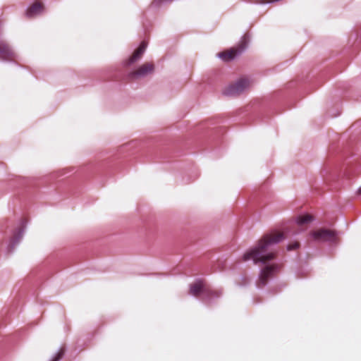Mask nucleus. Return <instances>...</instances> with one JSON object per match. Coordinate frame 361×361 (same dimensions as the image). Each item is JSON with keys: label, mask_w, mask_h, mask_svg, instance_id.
I'll return each mask as SVG.
<instances>
[{"label": "nucleus", "mask_w": 361, "mask_h": 361, "mask_svg": "<svg viewBox=\"0 0 361 361\" xmlns=\"http://www.w3.org/2000/svg\"><path fill=\"white\" fill-rule=\"evenodd\" d=\"M316 219L314 218L313 216L305 213L304 214L297 216L294 219V222L299 226H302L305 224H307L308 223L314 221Z\"/></svg>", "instance_id": "10"}, {"label": "nucleus", "mask_w": 361, "mask_h": 361, "mask_svg": "<svg viewBox=\"0 0 361 361\" xmlns=\"http://www.w3.org/2000/svg\"><path fill=\"white\" fill-rule=\"evenodd\" d=\"M42 11V5L39 2L34 3L30 8H27L26 16L30 18L35 15L39 14Z\"/></svg>", "instance_id": "11"}, {"label": "nucleus", "mask_w": 361, "mask_h": 361, "mask_svg": "<svg viewBox=\"0 0 361 361\" xmlns=\"http://www.w3.org/2000/svg\"><path fill=\"white\" fill-rule=\"evenodd\" d=\"M249 87V80L246 78H240L235 83L228 85L222 91V94L224 96L233 97L243 92L245 89Z\"/></svg>", "instance_id": "4"}, {"label": "nucleus", "mask_w": 361, "mask_h": 361, "mask_svg": "<svg viewBox=\"0 0 361 361\" xmlns=\"http://www.w3.org/2000/svg\"><path fill=\"white\" fill-rule=\"evenodd\" d=\"M0 54L1 59L4 61H10L16 58V53L3 41H0Z\"/></svg>", "instance_id": "9"}, {"label": "nucleus", "mask_w": 361, "mask_h": 361, "mask_svg": "<svg viewBox=\"0 0 361 361\" xmlns=\"http://www.w3.org/2000/svg\"><path fill=\"white\" fill-rule=\"evenodd\" d=\"M189 291L193 297L198 298L202 304L207 306L214 304L221 295L220 291H213L206 288L204 281L201 279H196L194 283L190 284Z\"/></svg>", "instance_id": "2"}, {"label": "nucleus", "mask_w": 361, "mask_h": 361, "mask_svg": "<svg viewBox=\"0 0 361 361\" xmlns=\"http://www.w3.org/2000/svg\"><path fill=\"white\" fill-rule=\"evenodd\" d=\"M300 247V243L298 242H294L293 243H290L287 245L286 250L288 251L294 250Z\"/></svg>", "instance_id": "14"}, {"label": "nucleus", "mask_w": 361, "mask_h": 361, "mask_svg": "<svg viewBox=\"0 0 361 361\" xmlns=\"http://www.w3.org/2000/svg\"><path fill=\"white\" fill-rule=\"evenodd\" d=\"M247 37L246 35H244L242 36L240 42L236 47L231 48L230 50L226 52H219L217 54L216 56L218 59L225 62L231 61L247 49Z\"/></svg>", "instance_id": "3"}, {"label": "nucleus", "mask_w": 361, "mask_h": 361, "mask_svg": "<svg viewBox=\"0 0 361 361\" xmlns=\"http://www.w3.org/2000/svg\"><path fill=\"white\" fill-rule=\"evenodd\" d=\"M147 46V43L145 41H142L133 55L128 60L123 61V65L126 66H129L137 61L142 55L145 53Z\"/></svg>", "instance_id": "8"}, {"label": "nucleus", "mask_w": 361, "mask_h": 361, "mask_svg": "<svg viewBox=\"0 0 361 361\" xmlns=\"http://www.w3.org/2000/svg\"><path fill=\"white\" fill-rule=\"evenodd\" d=\"M357 192L361 194V185L357 188Z\"/></svg>", "instance_id": "16"}, {"label": "nucleus", "mask_w": 361, "mask_h": 361, "mask_svg": "<svg viewBox=\"0 0 361 361\" xmlns=\"http://www.w3.org/2000/svg\"><path fill=\"white\" fill-rule=\"evenodd\" d=\"M240 277H241L242 281H243L244 285H246V284H247V279H246V276H241Z\"/></svg>", "instance_id": "15"}, {"label": "nucleus", "mask_w": 361, "mask_h": 361, "mask_svg": "<svg viewBox=\"0 0 361 361\" xmlns=\"http://www.w3.org/2000/svg\"><path fill=\"white\" fill-rule=\"evenodd\" d=\"M310 236L314 240H323L324 242H335L338 232L334 230L321 228L318 231L311 232Z\"/></svg>", "instance_id": "5"}, {"label": "nucleus", "mask_w": 361, "mask_h": 361, "mask_svg": "<svg viewBox=\"0 0 361 361\" xmlns=\"http://www.w3.org/2000/svg\"><path fill=\"white\" fill-rule=\"evenodd\" d=\"M173 0H154L152 3L153 8H159V6L170 3Z\"/></svg>", "instance_id": "13"}, {"label": "nucleus", "mask_w": 361, "mask_h": 361, "mask_svg": "<svg viewBox=\"0 0 361 361\" xmlns=\"http://www.w3.org/2000/svg\"><path fill=\"white\" fill-rule=\"evenodd\" d=\"M26 224L27 222L25 219H21L20 221V226L15 230L13 237L10 239L6 247V254H11L13 252L16 245H17L19 240L23 238Z\"/></svg>", "instance_id": "6"}, {"label": "nucleus", "mask_w": 361, "mask_h": 361, "mask_svg": "<svg viewBox=\"0 0 361 361\" xmlns=\"http://www.w3.org/2000/svg\"><path fill=\"white\" fill-rule=\"evenodd\" d=\"M283 239V233L273 237L265 235L255 247L243 255V261L252 260L255 264H262L256 283L257 288L269 287L276 279L280 267L274 262L275 255L271 251V247L280 243Z\"/></svg>", "instance_id": "1"}, {"label": "nucleus", "mask_w": 361, "mask_h": 361, "mask_svg": "<svg viewBox=\"0 0 361 361\" xmlns=\"http://www.w3.org/2000/svg\"><path fill=\"white\" fill-rule=\"evenodd\" d=\"M154 68V66L152 63H145L140 66L137 71L130 73L129 76L133 78H144L150 74Z\"/></svg>", "instance_id": "7"}, {"label": "nucleus", "mask_w": 361, "mask_h": 361, "mask_svg": "<svg viewBox=\"0 0 361 361\" xmlns=\"http://www.w3.org/2000/svg\"><path fill=\"white\" fill-rule=\"evenodd\" d=\"M63 355L64 351L62 349H59L52 355L49 361H60Z\"/></svg>", "instance_id": "12"}]
</instances>
